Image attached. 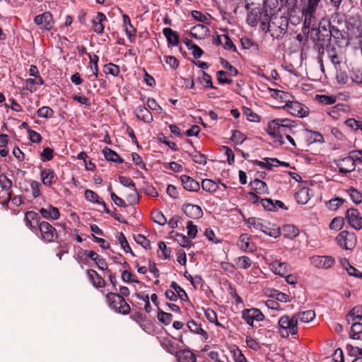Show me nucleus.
I'll return each instance as SVG.
<instances>
[{
	"instance_id": "nucleus-17",
	"label": "nucleus",
	"mask_w": 362,
	"mask_h": 362,
	"mask_svg": "<svg viewBox=\"0 0 362 362\" xmlns=\"http://www.w3.org/2000/svg\"><path fill=\"white\" fill-rule=\"evenodd\" d=\"M25 222L28 228L35 231L39 228L40 217L35 211H27L25 214Z\"/></svg>"
},
{
	"instance_id": "nucleus-16",
	"label": "nucleus",
	"mask_w": 362,
	"mask_h": 362,
	"mask_svg": "<svg viewBox=\"0 0 362 362\" xmlns=\"http://www.w3.org/2000/svg\"><path fill=\"white\" fill-rule=\"evenodd\" d=\"M28 186H30L33 198H37L41 195V184L33 180H25L21 185V189L23 191L28 192Z\"/></svg>"
},
{
	"instance_id": "nucleus-14",
	"label": "nucleus",
	"mask_w": 362,
	"mask_h": 362,
	"mask_svg": "<svg viewBox=\"0 0 362 362\" xmlns=\"http://www.w3.org/2000/svg\"><path fill=\"white\" fill-rule=\"evenodd\" d=\"M335 163L339 169V173L341 174H347L355 170L353 158L351 157L350 155L349 156L337 160Z\"/></svg>"
},
{
	"instance_id": "nucleus-32",
	"label": "nucleus",
	"mask_w": 362,
	"mask_h": 362,
	"mask_svg": "<svg viewBox=\"0 0 362 362\" xmlns=\"http://www.w3.org/2000/svg\"><path fill=\"white\" fill-rule=\"evenodd\" d=\"M346 349L349 356L355 357L352 362H362V348L347 344Z\"/></svg>"
},
{
	"instance_id": "nucleus-35",
	"label": "nucleus",
	"mask_w": 362,
	"mask_h": 362,
	"mask_svg": "<svg viewBox=\"0 0 362 362\" xmlns=\"http://www.w3.org/2000/svg\"><path fill=\"white\" fill-rule=\"evenodd\" d=\"M310 189L308 187L300 188L295 195L296 199L298 204H305L310 200Z\"/></svg>"
},
{
	"instance_id": "nucleus-46",
	"label": "nucleus",
	"mask_w": 362,
	"mask_h": 362,
	"mask_svg": "<svg viewBox=\"0 0 362 362\" xmlns=\"http://www.w3.org/2000/svg\"><path fill=\"white\" fill-rule=\"evenodd\" d=\"M282 230L284 236L290 239H293L298 235V229L293 225L283 226Z\"/></svg>"
},
{
	"instance_id": "nucleus-50",
	"label": "nucleus",
	"mask_w": 362,
	"mask_h": 362,
	"mask_svg": "<svg viewBox=\"0 0 362 362\" xmlns=\"http://www.w3.org/2000/svg\"><path fill=\"white\" fill-rule=\"evenodd\" d=\"M151 218L155 223L160 226H164L167 223V219L163 214L158 210H154L152 211Z\"/></svg>"
},
{
	"instance_id": "nucleus-8",
	"label": "nucleus",
	"mask_w": 362,
	"mask_h": 362,
	"mask_svg": "<svg viewBox=\"0 0 362 362\" xmlns=\"http://www.w3.org/2000/svg\"><path fill=\"white\" fill-rule=\"evenodd\" d=\"M38 229L42 240L45 243H52L58 238L55 228L47 221L40 222Z\"/></svg>"
},
{
	"instance_id": "nucleus-55",
	"label": "nucleus",
	"mask_w": 362,
	"mask_h": 362,
	"mask_svg": "<svg viewBox=\"0 0 362 362\" xmlns=\"http://www.w3.org/2000/svg\"><path fill=\"white\" fill-rule=\"evenodd\" d=\"M329 34L332 37L337 40L345 39L344 33L336 26L329 25Z\"/></svg>"
},
{
	"instance_id": "nucleus-34",
	"label": "nucleus",
	"mask_w": 362,
	"mask_h": 362,
	"mask_svg": "<svg viewBox=\"0 0 362 362\" xmlns=\"http://www.w3.org/2000/svg\"><path fill=\"white\" fill-rule=\"evenodd\" d=\"M163 33L164 36L166 37L168 43L171 44L173 46H177L179 43V36L170 28H165L163 30Z\"/></svg>"
},
{
	"instance_id": "nucleus-47",
	"label": "nucleus",
	"mask_w": 362,
	"mask_h": 362,
	"mask_svg": "<svg viewBox=\"0 0 362 362\" xmlns=\"http://www.w3.org/2000/svg\"><path fill=\"white\" fill-rule=\"evenodd\" d=\"M345 202V200L342 198L336 197L330 199L329 201L326 202V206L328 209L331 211L337 210Z\"/></svg>"
},
{
	"instance_id": "nucleus-24",
	"label": "nucleus",
	"mask_w": 362,
	"mask_h": 362,
	"mask_svg": "<svg viewBox=\"0 0 362 362\" xmlns=\"http://www.w3.org/2000/svg\"><path fill=\"white\" fill-rule=\"evenodd\" d=\"M87 275L93 286L95 288H103L105 280L93 269H88Z\"/></svg>"
},
{
	"instance_id": "nucleus-2",
	"label": "nucleus",
	"mask_w": 362,
	"mask_h": 362,
	"mask_svg": "<svg viewBox=\"0 0 362 362\" xmlns=\"http://www.w3.org/2000/svg\"><path fill=\"white\" fill-rule=\"evenodd\" d=\"M296 127L297 124L293 120L277 118L268 123L267 132L274 143L281 146L285 143L284 136L296 134Z\"/></svg>"
},
{
	"instance_id": "nucleus-5",
	"label": "nucleus",
	"mask_w": 362,
	"mask_h": 362,
	"mask_svg": "<svg viewBox=\"0 0 362 362\" xmlns=\"http://www.w3.org/2000/svg\"><path fill=\"white\" fill-rule=\"evenodd\" d=\"M109 306L116 313L127 315L130 312V306L119 294L109 293L106 296Z\"/></svg>"
},
{
	"instance_id": "nucleus-52",
	"label": "nucleus",
	"mask_w": 362,
	"mask_h": 362,
	"mask_svg": "<svg viewBox=\"0 0 362 362\" xmlns=\"http://www.w3.org/2000/svg\"><path fill=\"white\" fill-rule=\"evenodd\" d=\"M204 315L206 319L211 322L215 324L218 327H223V325L220 324L217 320L216 313L211 308H207L204 310Z\"/></svg>"
},
{
	"instance_id": "nucleus-22",
	"label": "nucleus",
	"mask_w": 362,
	"mask_h": 362,
	"mask_svg": "<svg viewBox=\"0 0 362 362\" xmlns=\"http://www.w3.org/2000/svg\"><path fill=\"white\" fill-rule=\"evenodd\" d=\"M40 178L42 184L46 187H50L56 180L54 171L50 168H44L40 171Z\"/></svg>"
},
{
	"instance_id": "nucleus-63",
	"label": "nucleus",
	"mask_w": 362,
	"mask_h": 362,
	"mask_svg": "<svg viewBox=\"0 0 362 362\" xmlns=\"http://www.w3.org/2000/svg\"><path fill=\"white\" fill-rule=\"evenodd\" d=\"M243 113L247 117V119L253 122H259L260 121V117L256 113H255L250 108L244 107Z\"/></svg>"
},
{
	"instance_id": "nucleus-23",
	"label": "nucleus",
	"mask_w": 362,
	"mask_h": 362,
	"mask_svg": "<svg viewBox=\"0 0 362 362\" xmlns=\"http://www.w3.org/2000/svg\"><path fill=\"white\" fill-rule=\"evenodd\" d=\"M237 245L243 252H252L253 247L251 245L250 237L246 233L241 234L238 238Z\"/></svg>"
},
{
	"instance_id": "nucleus-43",
	"label": "nucleus",
	"mask_w": 362,
	"mask_h": 362,
	"mask_svg": "<svg viewBox=\"0 0 362 362\" xmlns=\"http://www.w3.org/2000/svg\"><path fill=\"white\" fill-rule=\"evenodd\" d=\"M202 187L203 190L213 193L218 189V183L210 179H204L202 182Z\"/></svg>"
},
{
	"instance_id": "nucleus-42",
	"label": "nucleus",
	"mask_w": 362,
	"mask_h": 362,
	"mask_svg": "<svg viewBox=\"0 0 362 362\" xmlns=\"http://www.w3.org/2000/svg\"><path fill=\"white\" fill-rule=\"evenodd\" d=\"M103 151L106 160L118 163H122L123 162V160L120 158L119 154L112 151L111 148L105 147Z\"/></svg>"
},
{
	"instance_id": "nucleus-61",
	"label": "nucleus",
	"mask_w": 362,
	"mask_h": 362,
	"mask_svg": "<svg viewBox=\"0 0 362 362\" xmlns=\"http://www.w3.org/2000/svg\"><path fill=\"white\" fill-rule=\"evenodd\" d=\"M85 198L86 200L92 203L100 204V202L102 201L100 197L95 192L90 189H86L85 191Z\"/></svg>"
},
{
	"instance_id": "nucleus-28",
	"label": "nucleus",
	"mask_w": 362,
	"mask_h": 362,
	"mask_svg": "<svg viewBox=\"0 0 362 362\" xmlns=\"http://www.w3.org/2000/svg\"><path fill=\"white\" fill-rule=\"evenodd\" d=\"M297 321L299 320L303 323H308L313 320L315 317V313L313 310L298 312L293 314Z\"/></svg>"
},
{
	"instance_id": "nucleus-1",
	"label": "nucleus",
	"mask_w": 362,
	"mask_h": 362,
	"mask_svg": "<svg viewBox=\"0 0 362 362\" xmlns=\"http://www.w3.org/2000/svg\"><path fill=\"white\" fill-rule=\"evenodd\" d=\"M276 0L264 1V18L261 23L264 31H269L272 37L280 39L286 33L288 25V18L279 15L276 11Z\"/></svg>"
},
{
	"instance_id": "nucleus-15",
	"label": "nucleus",
	"mask_w": 362,
	"mask_h": 362,
	"mask_svg": "<svg viewBox=\"0 0 362 362\" xmlns=\"http://www.w3.org/2000/svg\"><path fill=\"white\" fill-rule=\"evenodd\" d=\"M34 21L37 25H41V28L44 30H50L52 28V16L49 12H45L36 16Z\"/></svg>"
},
{
	"instance_id": "nucleus-37",
	"label": "nucleus",
	"mask_w": 362,
	"mask_h": 362,
	"mask_svg": "<svg viewBox=\"0 0 362 362\" xmlns=\"http://www.w3.org/2000/svg\"><path fill=\"white\" fill-rule=\"evenodd\" d=\"M209 29L206 25L203 24H198L192 27L190 30V34L197 39H202L206 35Z\"/></svg>"
},
{
	"instance_id": "nucleus-59",
	"label": "nucleus",
	"mask_w": 362,
	"mask_h": 362,
	"mask_svg": "<svg viewBox=\"0 0 362 362\" xmlns=\"http://www.w3.org/2000/svg\"><path fill=\"white\" fill-rule=\"evenodd\" d=\"M170 287L174 289V292L177 295V296L182 300H185L187 298V295L185 291L180 287L176 282L173 281L170 284Z\"/></svg>"
},
{
	"instance_id": "nucleus-62",
	"label": "nucleus",
	"mask_w": 362,
	"mask_h": 362,
	"mask_svg": "<svg viewBox=\"0 0 362 362\" xmlns=\"http://www.w3.org/2000/svg\"><path fill=\"white\" fill-rule=\"evenodd\" d=\"M230 353L235 362H246V358L242 353L241 350L238 347H234L230 349Z\"/></svg>"
},
{
	"instance_id": "nucleus-3",
	"label": "nucleus",
	"mask_w": 362,
	"mask_h": 362,
	"mask_svg": "<svg viewBox=\"0 0 362 362\" xmlns=\"http://www.w3.org/2000/svg\"><path fill=\"white\" fill-rule=\"evenodd\" d=\"M279 333L282 338L296 336L298 332V321L294 315H284L278 321Z\"/></svg>"
},
{
	"instance_id": "nucleus-64",
	"label": "nucleus",
	"mask_w": 362,
	"mask_h": 362,
	"mask_svg": "<svg viewBox=\"0 0 362 362\" xmlns=\"http://www.w3.org/2000/svg\"><path fill=\"white\" fill-rule=\"evenodd\" d=\"M344 224V221L343 218L335 217L332 220L329 224V228L332 230H339L342 228Z\"/></svg>"
},
{
	"instance_id": "nucleus-25",
	"label": "nucleus",
	"mask_w": 362,
	"mask_h": 362,
	"mask_svg": "<svg viewBox=\"0 0 362 362\" xmlns=\"http://www.w3.org/2000/svg\"><path fill=\"white\" fill-rule=\"evenodd\" d=\"M40 213L47 219L57 220L60 216V213L57 207L49 205L47 208H41Z\"/></svg>"
},
{
	"instance_id": "nucleus-9",
	"label": "nucleus",
	"mask_w": 362,
	"mask_h": 362,
	"mask_svg": "<svg viewBox=\"0 0 362 362\" xmlns=\"http://www.w3.org/2000/svg\"><path fill=\"white\" fill-rule=\"evenodd\" d=\"M283 108L296 117H304L308 115V108L296 100H291L287 105H284Z\"/></svg>"
},
{
	"instance_id": "nucleus-44",
	"label": "nucleus",
	"mask_w": 362,
	"mask_h": 362,
	"mask_svg": "<svg viewBox=\"0 0 362 362\" xmlns=\"http://www.w3.org/2000/svg\"><path fill=\"white\" fill-rule=\"evenodd\" d=\"M237 267L242 269H247L251 267L252 264V259L245 255L239 257L235 259Z\"/></svg>"
},
{
	"instance_id": "nucleus-31",
	"label": "nucleus",
	"mask_w": 362,
	"mask_h": 362,
	"mask_svg": "<svg viewBox=\"0 0 362 362\" xmlns=\"http://www.w3.org/2000/svg\"><path fill=\"white\" fill-rule=\"evenodd\" d=\"M252 189L255 190L257 194H269V188L265 182L262 181L259 179H255L250 182Z\"/></svg>"
},
{
	"instance_id": "nucleus-39",
	"label": "nucleus",
	"mask_w": 362,
	"mask_h": 362,
	"mask_svg": "<svg viewBox=\"0 0 362 362\" xmlns=\"http://www.w3.org/2000/svg\"><path fill=\"white\" fill-rule=\"evenodd\" d=\"M347 321L349 323L355 322V320H360L362 319V305H356L348 313Z\"/></svg>"
},
{
	"instance_id": "nucleus-40",
	"label": "nucleus",
	"mask_w": 362,
	"mask_h": 362,
	"mask_svg": "<svg viewBox=\"0 0 362 362\" xmlns=\"http://www.w3.org/2000/svg\"><path fill=\"white\" fill-rule=\"evenodd\" d=\"M247 223L250 228L252 227L255 229L262 232L265 229V227L267 226V223L264 220L256 217L249 218L247 221Z\"/></svg>"
},
{
	"instance_id": "nucleus-60",
	"label": "nucleus",
	"mask_w": 362,
	"mask_h": 362,
	"mask_svg": "<svg viewBox=\"0 0 362 362\" xmlns=\"http://www.w3.org/2000/svg\"><path fill=\"white\" fill-rule=\"evenodd\" d=\"M136 243L141 245L145 249L148 250L151 248L150 241L143 235L137 234L134 236Z\"/></svg>"
},
{
	"instance_id": "nucleus-11",
	"label": "nucleus",
	"mask_w": 362,
	"mask_h": 362,
	"mask_svg": "<svg viewBox=\"0 0 362 362\" xmlns=\"http://www.w3.org/2000/svg\"><path fill=\"white\" fill-rule=\"evenodd\" d=\"M266 262L274 274L281 276H284L291 271V267L286 262H282L277 259L269 261L268 259H266Z\"/></svg>"
},
{
	"instance_id": "nucleus-56",
	"label": "nucleus",
	"mask_w": 362,
	"mask_h": 362,
	"mask_svg": "<svg viewBox=\"0 0 362 362\" xmlns=\"http://www.w3.org/2000/svg\"><path fill=\"white\" fill-rule=\"evenodd\" d=\"M37 116L41 118H51L54 115V111L47 106H43L38 109L37 112Z\"/></svg>"
},
{
	"instance_id": "nucleus-4",
	"label": "nucleus",
	"mask_w": 362,
	"mask_h": 362,
	"mask_svg": "<svg viewBox=\"0 0 362 362\" xmlns=\"http://www.w3.org/2000/svg\"><path fill=\"white\" fill-rule=\"evenodd\" d=\"M321 0H307L305 1L302 13L304 17V26L307 28H314L317 25V18L315 13L317 7Z\"/></svg>"
},
{
	"instance_id": "nucleus-26",
	"label": "nucleus",
	"mask_w": 362,
	"mask_h": 362,
	"mask_svg": "<svg viewBox=\"0 0 362 362\" xmlns=\"http://www.w3.org/2000/svg\"><path fill=\"white\" fill-rule=\"evenodd\" d=\"M106 21L107 18L105 15L101 12H98L92 21L93 31L97 34H102L104 30V25L103 23Z\"/></svg>"
},
{
	"instance_id": "nucleus-49",
	"label": "nucleus",
	"mask_w": 362,
	"mask_h": 362,
	"mask_svg": "<svg viewBox=\"0 0 362 362\" xmlns=\"http://www.w3.org/2000/svg\"><path fill=\"white\" fill-rule=\"evenodd\" d=\"M104 72L105 74H110L113 76H117L119 74V66L113 64L108 63L104 66Z\"/></svg>"
},
{
	"instance_id": "nucleus-19",
	"label": "nucleus",
	"mask_w": 362,
	"mask_h": 362,
	"mask_svg": "<svg viewBox=\"0 0 362 362\" xmlns=\"http://www.w3.org/2000/svg\"><path fill=\"white\" fill-rule=\"evenodd\" d=\"M264 10V8H263ZM264 13V11H263ZM265 20L264 16H262V13L258 8H252L248 12L247 17V23L252 27L256 26L257 23Z\"/></svg>"
},
{
	"instance_id": "nucleus-7",
	"label": "nucleus",
	"mask_w": 362,
	"mask_h": 362,
	"mask_svg": "<svg viewBox=\"0 0 362 362\" xmlns=\"http://www.w3.org/2000/svg\"><path fill=\"white\" fill-rule=\"evenodd\" d=\"M310 263L317 269L327 270L334 266L336 261L330 255H314L310 257Z\"/></svg>"
},
{
	"instance_id": "nucleus-18",
	"label": "nucleus",
	"mask_w": 362,
	"mask_h": 362,
	"mask_svg": "<svg viewBox=\"0 0 362 362\" xmlns=\"http://www.w3.org/2000/svg\"><path fill=\"white\" fill-rule=\"evenodd\" d=\"M183 211L185 215L190 218L198 219L203 216L202 209L198 205L192 204H185Z\"/></svg>"
},
{
	"instance_id": "nucleus-13",
	"label": "nucleus",
	"mask_w": 362,
	"mask_h": 362,
	"mask_svg": "<svg viewBox=\"0 0 362 362\" xmlns=\"http://www.w3.org/2000/svg\"><path fill=\"white\" fill-rule=\"evenodd\" d=\"M346 218L353 228L357 230L362 228V217L357 209L353 208L347 209Z\"/></svg>"
},
{
	"instance_id": "nucleus-54",
	"label": "nucleus",
	"mask_w": 362,
	"mask_h": 362,
	"mask_svg": "<svg viewBox=\"0 0 362 362\" xmlns=\"http://www.w3.org/2000/svg\"><path fill=\"white\" fill-rule=\"evenodd\" d=\"M158 320L165 325H169L173 320V315L162 310L158 312Z\"/></svg>"
},
{
	"instance_id": "nucleus-12",
	"label": "nucleus",
	"mask_w": 362,
	"mask_h": 362,
	"mask_svg": "<svg viewBox=\"0 0 362 362\" xmlns=\"http://www.w3.org/2000/svg\"><path fill=\"white\" fill-rule=\"evenodd\" d=\"M242 317L249 325L253 326L255 321H262L264 316L259 309L251 308L243 310L242 311Z\"/></svg>"
},
{
	"instance_id": "nucleus-51",
	"label": "nucleus",
	"mask_w": 362,
	"mask_h": 362,
	"mask_svg": "<svg viewBox=\"0 0 362 362\" xmlns=\"http://www.w3.org/2000/svg\"><path fill=\"white\" fill-rule=\"evenodd\" d=\"M188 154L194 163L200 165H205L206 163V156L200 152L195 151Z\"/></svg>"
},
{
	"instance_id": "nucleus-33",
	"label": "nucleus",
	"mask_w": 362,
	"mask_h": 362,
	"mask_svg": "<svg viewBox=\"0 0 362 362\" xmlns=\"http://www.w3.org/2000/svg\"><path fill=\"white\" fill-rule=\"evenodd\" d=\"M326 52L328 58L334 65H337L341 63V57L339 55L338 51L334 46L330 44L327 45Z\"/></svg>"
},
{
	"instance_id": "nucleus-45",
	"label": "nucleus",
	"mask_w": 362,
	"mask_h": 362,
	"mask_svg": "<svg viewBox=\"0 0 362 362\" xmlns=\"http://www.w3.org/2000/svg\"><path fill=\"white\" fill-rule=\"evenodd\" d=\"M316 100L322 105H329L337 102V97L334 95H317Z\"/></svg>"
},
{
	"instance_id": "nucleus-48",
	"label": "nucleus",
	"mask_w": 362,
	"mask_h": 362,
	"mask_svg": "<svg viewBox=\"0 0 362 362\" xmlns=\"http://www.w3.org/2000/svg\"><path fill=\"white\" fill-rule=\"evenodd\" d=\"M124 27L125 28V31L127 35L129 37L133 36L136 34V29L131 24V21L129 17L127 14H124L122 16Z\"/></svg>"
},
{
	"instance_id": "nucleus-30",
	"label": "nucleus",
	"mask_w": 362,
	"mask_h": 362,
	"mask_svg": "<svg viewBox=\"0 0 362 362\" xmlns=\"http://www.w3.org/2000/svg\"><path fill=\"white\" fill-rule=\"evenodd\" d=\"M88 57L90 63V68L93 71V75L88 76V78L91 81H95L98 77V61L99 57L95 54H88Z\"/></svg>"
},
{
	"instance_id": "nucleus-38",
	"label": "nucleus",
	"mask_w": 362,
	"mask_h": 362,
	"mask_svg": "<svg viewBox=\"0 0 362 362\" xmlns=\"http://www.w3.org/2000/svg\"><path fill=\"white\" fill-rule=\"evenodd\" d=\"M349 337L353 339H360L362 338V323L358 322H351Z\"/></svg>"
},
{
	"instance_id": "nucleus-57",
	"label": "nucleus",
	"mask_w": 362,
	"mask_h": 362,
	"mask_svg": "<svg viewBox=\"0 0 362 362\" xmlns=\"http://www.w3.org/2000/svg\"><path fill=\"white\" fill-rule=\"evenodd\" d=\"M200 83L206 88H210L212 89L216 88L213 86L211 76L205 71L202 72V76L200 77Z\"/></svg>"
},
{
	"instance_id": "nucleus-36",
	"label": "nucleus",
	"mask_w": 362,
	"mask_h": 362,
	"mask_svg": "<svg viewBox=\"0 0 362 362\" xmlns=\"http://www.w3.org/2000/svg\"><path fill=\"white\" fill-rule=\"evenodd\" d=\"M351 200L356 204L362 203V192L354 187L345 189Z\"/></svg>"
},
{
	"instance_id": "nucleus-53",
	"label": "nucleus",
	"mask_w": 362,
	"mask_h": 362,
	"mask_svg": "<svg viewBox=\"0 0 362 362\" xmlns=\"http://www.w3.org/2000/svg\"><path fill=\"white\" fill-rule=\"evenodd\" d=\"M117 240L125 252H130L132 255H134V253L128 243V241L122 233H119L118 234Z\"/></svg>"
},
{
	"instance_id": "nucleus-6",
	"label": "nucleus",
	"mask_w": 362,
	"mask_h": 362,
	"mask_svg": "<svg viewBox=\"0 0 362 362\" xmlns=\"http://www.w3.org/2000/svg\"><path fill=\"white\" fill-rule=\"evenodd\" d=\"M335 241L341 249L351 251L356 246L357 237L355 233L342 230L337 235Z\"/></svg>"
},
{
	"instance_id": "nucleus-58",
	"label": "nucleus",
	"mask_w": 362,
	"mask_h": 362,
	"mask_svg": "<svg viewBox=\"0 0 362 362\" xmlns=\"http://www.w3.org/2000/svg\"><path fill=\"white\" fill-rule=\"evenodd\" d=\"M223 40L222 46L226 50L233 51L234 52H237V49L235 45L233 44L230 38L227 35H222V37Z\"/></svg>"
},
{
	"instance_id": "nucleus-29",
	"label": "nucleus",
	"mask_w": 362,
	"mask_h": 362,
	"mask_svg": "<svg viewBox=\"0 0 362 362\" xmlns=\"http://www.w3.org/2000/svg\"><path fill=\"white\" fill-rule=\"evenodd\" d=\"M187 327L190 332L201 335L204 340H207L209 339L208 333L194 320H192L189 321L187 324Z\"/></svg>"
},
{
	"instance_id": "nucleus-27",
	"label": "nucleus",
	"mask_w": 362,
	"mask_h": 362,
	"mask_svg": "<svg viewBox=\"0 0 362 362\" xmlns=\"http://www.w3.org/2000/svg\"><path fill=\"white\" fill-rule=\"evenodd\" d=\"M176 357L179 362H195L196 355L190 350H180L176 353Z\"/></svg>"
},
{
	"instance_id": "nucleus-21",
	"label": "nucleus",
	"mask_w": 362,
	"mask_h": 362,
	"mask_svg": "<svg viewBox=\"0 0 362 362\" xmlns=\"http://www.w3.org/2000/svg\"><path fill=\"white\" fill-rule=\"evenodd\" d=\"M134 114L136 117L146 123L153 122V118L151 112L144 105H139L134 110Z\"/></svg>"
},
{
	"instance_id": "nucleus-10",
	"label": "nucleus",
	"mask_w": 362,
	"mask_h": 362,
	"mask_svg": "<svg viewBox=\"0 0 362 362\" xmlns=\"http://www.w3.org/2000/svg\"><path fill=\"white\" fill-rule=\"evenodd\" d=\"M347 29L353 37L362 36V21L358 15L349 17L347 21Z\"/></svg>"
},
{
	"instance_id": "nucleus-20",
	"label": "nucleus",
	"mask_w": 362,
	"mask_h": 362,
	"mask_svg": "<svg viewBox=\"0 0 362 362\" xmlns=\"http://www.w3.org/2000/svg\"><path fill=\"white\" fill-rule=\"evenodd\" d=\"M180 180L184 189L187 191L197 192L200 188L199 183L188 175H182Z\"/></svg>"
},
{
	"instance_id": "nucleus-41",
	"label": "nucleus",
	"mask_w": 362,
	"mask_h": 362,
	"mask_svg": "<svg viewBox=\"0 0 362 362\" xmlns=\"http://www.w3.org/2000/svg\"><path fill=\"white\" fill-rule=\"evenodd\" d=\"M25 88L30 93H33L37 90V87L42 86L44 81L42 78H27L25 81Z\"/></svg>"
}]
</instances>
